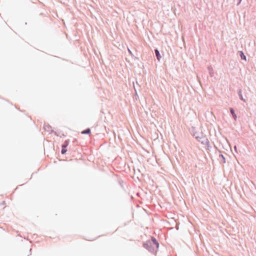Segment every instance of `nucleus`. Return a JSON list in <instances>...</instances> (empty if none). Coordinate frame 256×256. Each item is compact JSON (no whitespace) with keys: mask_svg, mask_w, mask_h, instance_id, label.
Returning <instances> with one entry per match:
<instances>
[{"mask_svg":"<svg viewBox=\"0 0 256 256\" xmlns=\"http://www.w3.org/2000/svg\"><path fill=\"white\" fill-rule=\"evenodd\" d=\"M238 95L239 96L240 98L243 102H246V100L244 98L242 94V90L241 89H238Z\"/></svg>","mask_w":256,"mask_h":256,"instance_id":"obj_3","label":"nucleus"},{"mask_svg":"<svg viewBox=\"0 0 256 256\" xmlns=\"http://www.w3.org/2000/svg\"><path fill=\"white\" fill-rule=\"evenodd\" d=\"M66 152H67V150L66 149V148H62V150H61V153L62 154H65Z\"/></svg>","mask_w":256,"mask_h":256,"instance_id":"obj_12","label":"nucleus"},{"mask_svg":"<svg viewBox=\"0 0 256 256\" xmlns=\"http://www.w3.org/2000/svg\"><path fill=\"white\" fill-rule=\"evenodd\" d=\"M69 144V140H66L64 144L62 145V148H66Z\"/></svg>","mask_w":256,"mask_h":256,"instance_id":"obj_10","label":"nucleus"},{"mask_svg":"<svg viewBox=\"0 0 256 256\" xmlns=\"http://www.w3.org/2000/svg\"><path fill=\"white\" fill-rule=\"evenodd\" d=\"M240 55V58L242 60H246V56L244 55V53L242 51H239Z\"/></svg>","mask_w":256,"mask_h":256,"instance_id":"obj_8","label":"nucleus"},{"mask_svg":"<svg viewBox=\"0 0 256 256\" xmlns=\"http://www.w3.org/2000/svg\"><path fill=\"white\" fill-rule=\"evenodd\" d=\"M143 246L150 252L156 254L158 250L159 244L154 238L152 237L150 240H147L143 244Z\"/></svg>","mask_w":256,"mask_h":256,"instance_id":"obj_1","label":"nucleus"},{"mask_svg":"<svg viewBox=\"0 0 256 256\" xmlns=\"http://www.w3.org/2000/svg\"><path fill=\"white\" fill-rule=\"evenodd\" d=\"M198 140L204 144H209V141L206 138L202 136H200V138H198Z\"/></svg>","mask_w":256,"mask_h":256,"instance_id":"obj_2","label":"nucleus"},{"mask_svg":"<svg viewBox=\"0 0 256 256\" xmlns=\"http://www.w3.org/2000/svg\"><path fill=\"white\" fill-rule=\"evenodd\" d=\"M230 112L232 114V115L233 118L234 119V120H236V115L234 112V110L232 108H230Z\"/></svg>","mask_w":256,"mask_h":256,"instance_id":"obj_6","label":"nucleus"},{"mask_svg":"<svg viewBox=\"0 0 256 256\" xmlns=\"http://www.w3.org/2000/svg\"><path fill=\"white\" fill-rule=\"evenodd\" d=\"M136 1H138V0H136Z\"/></svg>","mask_w":256,"mask_h":256,"instance_id":"obj_18","label":"nucleus"},{"mask_svg":"<svg viewBox=\"0 0 256 256\" xmlns=\"http://www.w3.org/2000/svg\"><path fill=\"white\" fill-rule=\"evenodd\" d=\"M90 128H86V130H83L82 132V134H90Z\"/></svg>","mask_w":256,"mask_h":256,"instance_id":"obj_9","label":"nucleus"},{"mask_svg":"<svg viewBox=\"0 0 256 256\" xmlns=\"http://www.w3.org/2000/svg\"><path fill=\"white\" fill-rule=\"evenodd\" d=\"M44 128L48 131V132H52V130H51V126H49L48 124H44Z\"/></svg>","mask_w":256,"mask_h":256,"instance_id":"obj_5","label":"nucleus"},{"mask_svg":"<svg viewBox=\"0 0 256 256\" xmlns=\"http://www.w3.org/2000/svg\"><path fill=\"white\" fill-rule=\"evenodd\" d=\"M234 150H236V152H237V150H236V146H234Z\"/></svg>","mask_w":256,"mask_h":256,"instance_id":"obj_17","label":"nucleus"},{"mask_svg":"<svg viewBox=\"0 0 256 256\" xmlns=\"http://www.w3.org/2000/svg\"><path fill=\"white\" fill-rule=\"evenodd\" d=\"M208 72H209L210 76L211 77L214 76V71L213 70H210Z\"/></svg>","mask_w":256,"mask_h":256,"instance_id":"obj_11","label":"nucleus"},{"mask_svg":"<svg viewBox=\"0 0 256 256\" xmlns=\"http://www.w3.org/2000/svg\"><path fill=\"white\" fill-rule=\"evenodd\" d=\"M242 0H239L237 4V5H239L240 3L241 2Z\"/></svg>","mask_w":256,"mask_h":256,"instance_id":"obj_16","label":"nucleus"},{"mask_svg":"<svg viewBox=\"0 0 256 256\" xmlns=\"http://www.w3.org/2000/svg\"><path fill=\"white\" fill-rule=\"evenodd\" d=\"M208 72L210 70H212V68L211 66H208Z\"/></svg>","mask_w":256,"mask_h":256,"instance_id":"obj_14","label":"nucleus"},{"mask_svg":"<svg viewBox=\"0 0 256 256\" xmlns=\"http://www.w3.org/2000/svg\"><path fill=\"white\" fill-rule=\"evenodd\" d=\"M154 52H155L156 56V57L157 60L158 61H160L161 58V56H160L159 50L158 49H155Z\"/></svg>","mask_w":256,"mask_h":256,"instance_id":"obj_4","label":"nucleus"},{"mask_svg":"<svg viewBox=\"0 0 256 256\" xmlns=\"http://www.w3.org/2000/svg\"><path fill=\"white\" fill-rule=\"evenodd\" d=\"M193 136L197 140H198V138H200V136H199L196 132L194 133Z\"/></svg>","mask_w":256,"mask_h":256,"instance_id":"obj_13","label":"nucleus"},{"mask_svg":"<svg viewBox=\"0 0 256 256\" xmlns=\"http://www.w3.org/2000/svg\"><path fill=\"white\" fill-rule=\"evenodd\" d=\"M219 158L220 160L222 162L225 163L226 162V159L224 155L222 154H220L219 155Z\"/></svg>","mask_w":256,"mask_h":256,"instance_id":"obj_7","label":"nucleus"},{"mask_svg":"<svg viewBox=\"0 0 256 256\" xmlns=\"http://www.w3.org/2000/svg\"><path fill=\"white\" fill-rule=\"evenodd\" d=\"M128 53L130 54L131 55H132V52H131V50H130V49H128Z\"/></svg>","mask_w":256,"mask_h":256,"instance_id":"obj_15","label":"nucleus"}]
</instances>
